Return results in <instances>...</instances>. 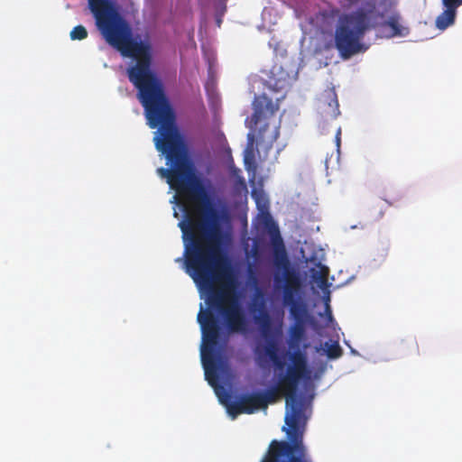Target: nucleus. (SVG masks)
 <instances>
[{
  "label": "nucleus",
  "instance_id": "f257e3e1",
  "mask_svg": "<svg viewBox=\"0 0 462 462\" xmlns=\"http://www.w3.org/2000/svg\"><path fill=\"white\" fill-rule=\"evenodd\" d=\"M96 25L106 42L135 63L127 69L129 80L138 90L148 125L158 127L153 138L159 152H189L176 125L174 110L164 87L152 69V45L133 38L132 30L110 0H88Z\"/></svg>",
  "mask_w": 462,
  "mask_h": 462
},
{
  "label": "nucleus",
  "instance_id": "f03ea898",
  "mask_svg": "<svg viewBox=\"0 0 462 462\" xmlns=\"http://www.w3.org/2000/svg\"><path fill=\"white\" fill-rule=\"evenodd\" d=\"M274 246L273 282L276 289L282 290V302L289 307L293 323L289 328L290 348H299L306 339V326L310 321L307 304L301 300L302 281L300 273L292 267L283 240L279 235L273 237Z\"/></svg>",
  "mask_w": 462,
  "mask_h": 462
},
{
  "label": "nucleus",
  "instance_id": "7ed1b4c3",
  "mask_svg": "<svg viewBox=\"0 0 462 462\" xmlns=\"http://www.w3.org/2000/svg\"><path fill=\"white\" fill-rule=\"evenodd\" d=\"M383 17L376 9L375 0L365 2L356 11L340 16L335 29V47L344 60L365 52L368 47L363 42L367 31L374 28Z\"/></svg>",
  "mask_w": 462,
  "mask_h": 462
},
{
  "label": "nucleus",
  "instance_id": "20e7f679",
  "mask_svg": "<svg viewBox=\"0 0 462 462\" xmlns=\"http://www.w3.org/2000/svg\"><path fill=\"white\" fill-rule=\"evenodd\" d=\"M284 421L287 428L283 426L282 430L291 442L273 440L261 462H311L302 443L307 422L303 402L286 403Z\"/></svg>",
  "mask_w": 462,
  "mask_h": 462
},
{
  "label": "nucleus",
  "instance_id": "39448f33",
  "mask_svg": "<svg viewBox=\"0 0 462 462\" xmlns=\"http://www.w3.org/2000/svg\"><path fill=\"white\" fill-rule=\"evenodd\" d=\"M254 113L245 119L249 128L247 143L244 152V162L247 170L255 169V143L269 150L279 137V125L270 129L267 120L273 116L279 109V105L273 103L265 94L255 96L253 101Z\"/></svg>",
  "mask_w": 462,
  "mask_h": 462
},
{
  "label": "nucleus",
  "instance_id": "423d86ee",
  "mask_svg": "<svg viewBox=\"0 0 462 462\" xmlns=\"http://www.w3.org/2000/svg\"><path fill=\"white\" fill-rule=\"evenodd\" d=\"M292 349L294 351L291 355V364L285 365L284 370L279 374V380L275 382L285 393V400L288 405L293 402H303L298 393L299 385L300 381L307 377L309 374L307 358L300 350V346Z\"/></svg>",
  "mask_w": 462,
  "mask_h": 462
},
{
  "label": "nucleus",
  "instance_id": "0eeeda50",
  "mask_svg": "<svg viewBox=\"0 0 462 462\" xmlns=\"http://www.w3.org/2000/svg\"><path fill=\"white\" fill-rule=\"evenodd\" d=\"M281 397L285 398V393L274 383L265 393L242 394L237 400L227 403L226 409L233 418L243 413L252 414L260 409H266L269 403L275 402Z\"/></svg>",
  "mask_w": 462,
  "mask_h": 462
},
{
  "label": "nucleus",
  "instance_id": "6e6552de",
  "mask_svg": "<svg viewBox=\"0 0 462 462\" xmlns=\"http://www.w3.org/2000/svg\"><path fill=\"white\" fill-rule=\"evenodd\" d=\"M265 346H257L254 352L259 359L267 356L272 361L273 365V380L275 383L279 380V374L284 370L285 362L278 356L277 344L273 335L268 339H265Z\"/></svg>",
  "mask_w": 462,
  "mask_h": 462
},
{
  "label": "nucleus",
  "instance_id": "1a4fd4ad",
  "mask_svg": "<svg viewBox=\"0 0 462 462\" xmlns=\"http://www.w3.org/2000/svg\"><path fill=\"white\" fill-rule=\"evenodd\" d=\"M251 310L252 312L258 311L257 315H254V321L259 327L262 337L268 339L273 334V321L263 297L259 302L256 299L254 300Z\"/></svg>",
  "mask_w": 462,
  "mask_h": 462
},
{
  "label": "nucleus",
  "instance_id": "9d476101",
  "mask_svg": "<svg viewBox=\"0 0 462 462\" xmlns=\"http://www.w3.org/2000/svg\"><path fill=\"white\" fill-rule=\"evenodd\" d=\"M443 12L437 16L435 25L439 30H446L454 24L457 16V9L462 5V0H442Z\"/></svg>",
  "mask_w": 462,
  "mask_h": 462
},
{
  "label": "nucleus",
  "instance_id": "9b49d317",
  "mask_svg": "<svg viewBox=\"0 0 462 462\" xmlns=\"http://www.w3.org/2000/svg\"><path fill=\"white\" fill-rule=\"evenodd\" d=\"M253 197L255 199V202L257 205V208L260 209V211L264 214V223L265 226L269 229L270 234V240L271 245L273 248V263H274V246L273 244V237L274 235H279L280 238L282 240V237L281 236L280 230L278 226L275 225V223L273 221L269 212H268V199L265 198V196L263 193H256L253 192Z\"/></svg>",
  "mask_w": 462,
  "mask_h": 462
},
{
  "label": "nucleus",
  "instance_id": "f8f14e48",
  "mask_svg": "<svg viewBox=\"0 0 462 462\" xmlns=\"http://www.w3.org/2000/svg\"><path fill=\"white\" fill-rule=\"evenodd\" d=\"M383 26L391 29L390 37L406 36L409 34V28L402 23V16L399 13H393L383 23Z\"/></svg>",
  "mask_w": 462,
  "mask_h": 462
},
{
  "label": "nucleus",
  "instance_id": "ddd939ff",
  "mask_svg": "<svg viewBox=\"0 0 462 462\" xmlns=\"http://www.w3.org/2000/svg\"><path fill=\"white\" fill-rule=\"evenodd\" d=\"M321 101L324 106H328V109L325 111L331 117L336 118L340 114L337 96L334 89L325 91Z\"/></svg>",
  "mask_w": 462,
  "mask_h": 462
},
{
  "label": "nucleus",
  "instance_id": "4468645a",
  "mask_svg": "<svg viewBox=\"0 0 462 462\" xmlns=\"http://www.w3.org/2000/svg\"><path fill=\"white\" fill-rule=\"evenodd\" d=\"M325 346H326V355L329 359H337V358H339L343 355V350L337 341H335L331 344H328V342H326Z\"/></svg>",
  "mask_w": 462,
  "mask_h": 462
},
{
  "label": "nucleus",
  "instance_id": "2eb2a0df",
  "mask_svg": "<svg viewBox=\"0 0 462 462\" xmlns=\"http://www.w3.org/2000/svg\"><path fill=\"white\" fill-rule=\"evenodd\" d=\"M328 275V269L326 266L319 264V271L315 272L312 274V278L315 282H317L319 283V285L320 287H323V286L327 285Z\"/></svg>",
  "mask_w": 462,
  "mask_h": 462
},
{
  "label": "nucleus",
  "instance_id": "dca6fc26",
  "mask_svg": "<svg viewBox=\"0 0 462 462\" xmlns=\"http://www.w3.org/2000/svg\"><path fill=\"white\" fill-rule=\"evenodd\" d=\"M69 36L73 41H81L88 37V31L83 25H77L71 30Z\"/></svg>",
  "mask_w": 462,
  "mask_h": 462
},
{
  "label": "nucleus",
  "instance_id": "f3484780",
  "mask_svg": "<svg viewBox=\"0 0 462 462\" xmlns=\"http://www.w3.org/2000/svg\"><path fill=\"white\" fill-rule=\"evenodd\" d=\"M408 345L410 346V348H411L410 352L411 354H415V355L419 354V346L414 339L409 340Z\"/></svg>",
  "mask_w": 462,
  "mask_h": 462
},
{
  "label": "nucleus",
  "instance_id": "a211bd4d",
  "mask_svg": "<svg viewBox=\"0 0 462 462\" xmlns=\"http://www.w3.org/2000/svg\"><path fill=\"white\" fill-rule=\"evenodd\" d=\"M341 128L339 127L337 131V134H336V138H335V141H336V144H337V147L339 148L340 146V141H341Z\"/></svg>",
  "mask_w": 462,
  "mask_h": 462
},
{
  "label": "nucleus",
  "instance_id": "6ab92c4d",
  "mask_svg": "<svg viewBox=\"0 0 462 462\" xmlns=\"http://www.w3.org/2000/svg\"><path fill=\"white\" fill-rule=\"evenodd\" d=\"M382 2L389 8L395 5V2L393 0H382Z\"/></svg>",
  "mask_w": 462,
  "mask_h": 462
},
{
  "label": "nucleus",
  "instance_id": "aec40b11",
  "mask_svg": "<svg viewBox=\"0 0 462 462\" xmlns=\"http://www.w3.org/2000/svg\"><path fill=\"white\" fill-rule=\"evenodd\" d=\"M383 215H384V211L380 207L379 211H378L377 215L375 216V218L376 219H380V218H382L383 217Z\"/></svg>",
  "mask_w": 462,
  "mask_h": 462
},
{
  "label": "nucleus",
  "instance_id": "412c9836",
  "mask_svg": "<svg viewBox=\"0 0 462 462\" xmlns=\"http://www.w3.org/2000/svg\"><path fill=\"white\" fill-rule=\"evenodd\" d=\"M308 346H309V345H308V344H304V345H303V348H304V349H306Z\"/></svg>",
  "mask_w": 462,
  "mask_h": 462
},
{
  "label": "nucleus",
  "instance_id": "4be33fe9",
  "mask_svg": "<svg viewBox=\"0 0 462 462\" xmlns=\"http://www.w3.org/2000/svg\"><path fill=\"white\" fill-rule=\"evenodd\" d=\"M328 316H329V319H332V315H331V313H330V312H329Z\"/></svg>",
  "mask_w": 462,
  "mask_h": 462
}]
</instances>
